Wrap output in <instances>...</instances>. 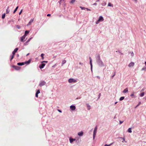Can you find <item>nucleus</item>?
<instances>
[{
  "label": "nucleus",
  "instance_id": "obj_51",
  "mask_svg": "<svg viewBox=\"0 0 146 146\" xmlns=\"http://www.w3.org/2000/svg\"><path fill=\"white\" fill-rule=\"evenodd\" d=\"M50 14H48L47 15V16L48 17V16H50Z\"/></svg>",
  "mask_w": 146,
  "mask_h": 146
},
{
  "label": "nucleus",
  "instance_id": "obj_60",
  "mask_svg": "<svg viewBox=\"0 0 146 146\" xmlns=\"http://www.w3.org/2000/svg\"><path fill=\"white\" fill-rule=\"evenodd\" d=\"M29 54V53H28L27 55V56Z\"/></svg>",
  "mask_w": 146,
  "mask_h": 146
},
{
  "label": "nucleus",
  "instance_id": "obj_25",
  "mask_svg": "<svg viewBox=\"0 0 146 146\" xmlns=\"http://www.w3.org/2000/svg\"><path fill=\"white\" fill-rule=\"evenodd\" d=\"M144 94H145V93L144 92H142L140 94L139 96L141 97H143L144 96Z\"/></svg>",
  "mask_w": 146,
  "mask_h": 146
},
{
  "label": "nucleus",
  "instance_id": "obj_64",
  "mask_svg": "<svg viewBox=\"0 0 146 146\" xmlns=\"http://www.w3.org/2000/svg\"><path fill=\"white\" fill-rule=\"evenodd\" d=\"M64 0H61V1H64Z\"/></svg>",
  "mask_w": 146,
  "mask_h": 146
},
{
  "label": "nucleus",
  "instance_id": "obj_23",
  "mask_svg": "<svg viewBox=\"0 0 146 146\" xmlns=\"http://www.w3.org/2000/svg\"><path fill=\"white\" fill-rule=\"evenodd\" d=\"M9 9V7H8L7 9L6 10V12L7 14L9 13L10 12V10Z\"/></svg>",
  "mask_w": 146,
  "mask_h": 146
},
{
  "label": "nucleus",
  "instance_id": "obj_37",
  "mask_svg": "<svg viewBox=\"0 0 146 146\" xmlns=\"http://www.w3.org/2000/svg\"><path fill=\"white\" fill-rule=\"evenodd\" d=\"M80 8L82 10H84L86 9V8L84 7H82L81 6L80 7Z\"/></svg>",
  "mask_w": 146,
  "mask_h": 146
},
{
  "label": "nucleus",
  "instance_id": "obj_28",
  "mask_svg": "<svg viewBox=\"0 0 146 146\" xmlns=\"http://www.w3.org/2000/svg\"><path fill=\"white\" fill-rule=\"evenodd\" d=\"M124 98V97L122 96L120 98L119 100L120 101H122L123 100Z\"/></svg>",
  "mask_w": 146,
  "mask_h": 146
},
{
  "label": "nucleus",
  "instance_id": "obj_4",
  "mask_svg": "<svg viewBox=\"0 0 146 146\" xmlns=\"http://www.w3.org/2000/svg\"><path fill=\"white\" fill-rule=\"evenodd\" d=\"M46 82L44 81H40L39 83V86L40 87H41L44 85L46 84Z\"/></svg>",
  "mask_w": 146,
  "mask_h": 146
},
{
  "label": "nucleus",
  "instance_id": "obj_30",
  "mask_svg": "<svg viewBox=\"0 0 146 146\" xmlns=\"http://www.w3.org/2000/svg\"><path fill=\"white\" fill-rule=\"evenodd\" d=\"M66 62V61L65 60H62V65H63V64H65Z\"/></svg>",
  "mask_w": 146,
  "mask_h": 146
},
{
  "label": "nucleus",
  "instance_id": "obj_27",
  "mask_svg": "<svg viewBox=\"0 0 146 146\" xmlns=\"http://www.w3.org/2000/svg\"><path fill=\"white\" fill-rule=\"evenodd\" d=\"M106 3L105 1H103L102 3V6H104L106 5Z\"/></svg>",
  "mask_w": 146,
  "mask_h": 146
},
{
  "label": "nucleus",
  "instance_id": "obj_58",
  "mask_svg": "<svg viewBox=\"0 0 146 146\" xmlns=\"http://www.w3.org/2000/svg\"><path fill=\"white\" fill-rule=\"evenodd\" d=\"M120 54H121V55H123V53H121V52H120Z\"/></svg>",
  "mask_w": 146,
  "mask_h": 146
},
{
  "label": "nucleus",
  "instance_id": "obj_3",
  "mask_svg": "<svg viewBox=\"0 0 146 146\" xmlns=\"http://www.w3.org/2000/svg\"><path fill=\"white\" fill-rule=\"evenodd\" d=\"M97 126H96L94 130L93 131V139H95V138L96 137V133L97 132Z\"/></svg>",
  "mask_w": 146,
  "mask_h": 146
},
{
  "label": "nucleus",
  "instance_id": "obj_11",
  "mask_svg": "<svg viewBox=\"0 0 146 146\" xmlns=\"http://www.w3.org/2000/svg\"><path fill=\"white\" fill-rule=\"evenodd\" d=\"M45 64L42 63L39 65V67L40 69H42L44 68V66H45Z\"/></svg>",
  "mask_w": 146,
  "mask_h": 146
},
{
  "label": "nucleus",
  "instance_id": "obj_32",
  "mask_svg": "<svg viewBox=\"0 0 146 146\" xmlns=\"http://www.w3.org/2000/svg\"><path fill=\"white\" fill-rule=\"evenodd\" d=\"M113 143H114L113 142L111 143L109 145L105 144L104 145V146H110L111 145H112V144H113Z\"/></svg>",
  "mask_w": 146,
  "mask_h": 146
},
{
  "label": "nucleus",
  "instance_id": "obj_34",
  "mask_svg": "<svg viewBox=\"0 0 146 146\" xmlns=\"http://www.w3.org/2000/svg\"><path fill=\"white\" fill-rule=\"evenodd\" d=\"M130 96L132 98H135V96L133 94H132L130 95Z\"/></svg>",
  "mask_w": 146,
  "mask_h": 146
},
{
  "label": "nucleus",
  "instance_id": "obj_18",
  "mask_svg": "<svg viewBox=\"0 0 146 146\" xmlns=\"http://www.w3.org/2000/svg\"><path fill=\"white\" fill-rule=\"evenodd\" d=\"M86 105L88 110H90L91 109L90 106L88 104H86Z\"/></svg>",
  "mask_w": 146,
  "mask_h": 146
},
{
  "label": "nucleus",
  "instance_id": "obj_2",
  "mask_svg": "<svg viewBox=\"0 0 146 146\" xmlns=\"http://www.w3.org/2000/svg\"><path fill=\"white\" fill-rule=\"evenodd\" d=\"M68 82L69 83H75L77 82V79H75L73 78H70L68 79Z\"/></svg>",
  "mask_w": 146,
  "mask_h": 146
},
{
  "label": "nucleus",
  "instance_id": "obj_36",
  "mask_svg": "<svg viewBox=\"0 0 146 146\" xmlns=\"http://www.w3.org/2000/svg\"><path fill=\"white\" fill-rule=\"evenodd\" d=\"M119 138H121V139H122L123 140V141H122V142H123L124 141H125V138H123V137H119Z\"/></svg>",
  "mask_w": 146,
  "mask_h": 146
},
{
  "label": "nucleus",
  "instance_id": "obj_63",
  "mask_svg": "<svg viewBox=\"0 0 146 146\" xmlns=\"http://www.w3.org/2000/svg\"><path fill=\"white\" fill-rule=\"evenodd\" d=\"M145 64H146V62H145Z\"/></svg>",
  "mask_w": 146,
  "mask_h": 146
},
{
  "label": "nucleus",
  "instance_id": "obj_54",
  "mask_svg": "<svg viewBox=\"0 0 146 146\" xmlns=\"http://www.w3.org/2000/svg\"><path fill=\"white\" fill-rule=\"evenodd\" d=\"M47 62H47V61H43V62H46V63H47Z\"/></svg>",
  "mask_w": 146,
  "mask_h": 146
},
{
  "label": "nucleus",
  "instance_id": "obj_1",
  "mask_svg": "<svg viewBox=\"0 0 146 146\" xmlns=\"http://www.w3.org/2000/svg\"><path fill=\"white\" fill-rule=\"evenodd\" d=\"M96 62L98 66L100 67H102L104 66V63L100 59V55L98 54H97L96 55Z\"/></svg>",
  "mask_w": 146,
  "mask_h": 146
},
{
  "label": "nucleus",
  "instance_id": "obj_8",
  "mask_svg": "<svg viewBox=\"0 0 146 146\" xmlns=\"http://www.w3.org/2000/svg\"><path fill=\"white\" fill-rule=\"evenodd\" d=\"M76 140L75 139H73L71 137H70L69 138L70 143H72L74 141H76Z\"/></svg>",
  "mask_w": 146,
  "mask_h": 146
},
{
  "label": "nucleus",
  "instance_id": "obj_7",
  "mask_svg": "<svg viewBox=\"0 0 146 146\" xmlns=\"http://www.w3.org/2000/svg\"><path fill=\"white\" fill-rule=\"evenodd\" d=\"M70 109L72 110H74L76 109V107L74 105H71L70 106Z\"/></svg>",
  "mask_w": 146,
  "mask_h": 146
},
{
  "label": "nucleus",
  "instance_id": "obj_21",
  "mask_svg": "<svg viewBox=\"0 0 146 146\" xmlns=\"http://www.w3.org/2000/svg\"><path fill=\"white\" fill-rule=\"evenodd\" d=\"M134 65V63L133 62H131L128 65V66L129 67H131V66H133Z\"/></svg>",
  "mask_w": 146,
  "mask_h": 146
},
{
  "label": "nucleus",
  "instance_id": "obj_17",
  "mask_svg": "<svg viewBox=\"0 0 146 146\" xmlns=\"http://www.w3.org/2000/svg\"><path fill=\"white\" fill-rule=\"evenodd\" d=\"M128 92V89L127 88H126L123 91V93H125Z\"/></svg>",
  "mask_w": 146,
  "mask_h": 146
},
{
  "label": "nucleus",
  "instance_id": "obj_29",
  "mask_svg": "<svg viewBox=\"0 0 146 146\" xmlns=\"http://www.w3.org/2000/svg\"><path fill=\"white\" fill-rule=\"evenodd\" d=\"M108 6L111 7H113V5L111 4V3H108Z\"/></svg>",
  "mask_w": 146,
  "mask_h": 146
},
{
  "label": "nucleus",
  "instance_id": "obj_19",
  "mask_svg": "<svg viewBox=\"0 0 146 146\" xmlns=\"http://www.w3.org/2000/svg\"><path fill=\"white\" fill-rule=\"evenodd\" d=\"M30 32L29 31H26L25 32V34L24 35H25V36H26Z\"/></svg>",
  "mask_w": 146,
  "mask_h": 146
},
{
  "label": "nucleus",
  "instance_id": "obj_56",
  "mask_svg": "<svg viewBox=\"0 0 146 146\" xmlns=\"http://www.w3.org/2000/svg\"><path fill=\"white\" fill-rule=\"evenodd\" d=\"M80 97H78V98H76V99H80Z\"/></svg>",
  "mask_w": 146,
  "mask_h": 146
},
{
  "label": "nucleus",
  "instance_id": "obj_5",
  "mask_svg": "<svg viewBox=\"0 0 146 146\" xmlns=\"http://www.w3.org/2000/svg\"><path fill=\"white\" fill-rule=\"evenodd\" d=\"M89 59H90V65L91 66V71H92V59L90 57H89Z\"/></svg>",
  "mask_w": 146,
  "mask_h": 146
},
{
  "label": "nucleus",
  "instance_id": "obj_59",
  "mask_svg": "<svg viewBox=\"0 0 146 146\" xmlns=\"http://www.w3.org/2000/svg\"><path fill=\"white\" fill-rule=\"evenodd\" d=\"M117 103V102H115V104H116Z\"/></svg>",
  "mask_w": 146,
  "mask_h": 146
},
{
  "label": "nucleus",
  "instance_id": "obj_49",
  "mask_svg": "<svg viewBox=\"0 0 146 146\" xmlns=\"http://www.w3.org/2000/svg\"><path fill=\"white\" fill-rule=\"evenodd\" d=\"M145 69V67H143V68L142 69V70H144Z\"/></svg>",
  "mask_w": 146,
  "mask_h": 146
},
{
  "label": "nucleus",
  "instance_id": "obj_35",
  "mask_svg": "<svg viewBox=\"0 0 146 146\" xmlns=\"http://www.w3.org/2000/svg\"><path fill=\"white\" fill-rule=\"evenodd\" d=\"M75 0H72L70 2V3L73 4L75 2Z\"/></svg>",
  "mask_w": 146,
  "mask_h": 146
},
{
  "label": "nucleus",
  "instance_id": "obj_9",
  "mask_svg": "<svg viewBox=\"0 0 146 146\" xmlns=\"http://www.w3.org/2000/svg\"><path fill=\"white\" fill-rule=\"evenodd\" d=\"M26 37V36H25V35H24L22 36L21 37V42H24L25 40H24L25 38Z\"/></svg>",
  "mask_w": 146,
  "mask_h": 146
},
{
  "label": "nucleus",
  "instance_id": "obj_24",
  "mask_svg": "<svg viewBox=\"0 0 146 146\" xmlns=\"http://www.w3.org/2000/svg\"><path fill=\"white\" fill-rule=\"evenodd\" d=\"M127 131L129 133H131L132 132L131 128H129L127 130Z\"/></svg>",
  "mask_w": 146,
  "mask_h": 146
},
{
  "label": "nucleus",
  "instance_id": "obj_6",
  "mask_svg": "<svg viewBox=\"0 0 146 146\" xmlns=\"http://www.w3.org/2000/svg\"><path fill=\"white\" fill-rule=\"evenodd\" d=\"M12 67L17 70H18L20 69V67L15 65H13L12 66Z\"/></svg>",
  "mask_w": 146,
  "mask_h": 146
},
{
  "label": "nucleus",
  "instance_id": "obj_47",
  "mask_svg": "<svg viewBox=\"0 0 146 146\" xmlns=\"http://www.w3.org/2000/svg\"><path fill=\"white\" fill-rule=\"evenodd\" d=\"M58 111L59 112H60V113H62V111H61V110H60L58 109Z\"/></svg>",
  "mask_w": 146,
  "mask_h": 146
},
{
  "label": "nucleus",
  "instance_id": "obj_13",
  "mask_svg": "<svg viewBox=\"0 0 146 146\" xmlns=\"http://www.w3.org/2000/svg\"><path fill=\"white\" fill-rule=\"evenodd\" d=\"M98 20L100 21H103L104 20V19L102 16H100Z\"/></svg>",
  "mask_w": 146,
  "mask_h": 146
},
{
  "label": "nucleus",
  "instance_id": "obj_15",
  "mask_svg": "<svg viewBox=\"0 0 146 146\" xmlns=\"http://www.w3.org/2000/svg\"><path fill=\"white\" fill-rule=\"evenodd\" d=\"M40 93V91L39 90H37V91H36V94H35V96L36 97H38V94H39Z\"/></svg>",
  "mask_w": 146,
  "mask_h": 146
},
{
  "label": "nucleus",
  "instance_id": "obj_62",
  "mask_svg": "<svg viewBox=\"0 0 146 146\" xmlns=\"http://www.w3.org/2000/svg\"><path fill=\"white\" fill-rule=\"evenodd\" d=\"M17 56H19V54H18L17 55Z\"/></svg>",
  "mask_w": 146,
  "mask_h": 146
},
{
  "label": "nucleus",
  "instance_id": "obj_57",
  "mask_svg": "<svg viewBox=\"0 0 146 146\" xmlns=\"http://www.w3.org/2000/svg\"><path fill=\"white\" fill-rule=\"evenodd\" d=\"M100 1V0H97L96 1V2H98Z\"/></svg>",
  "mask_w": 146,
  "mask_h": 146
},
{
  "label": "nucleus",
  "instance_id": "obj_55",
  "mask_svg": "<svg viewBox=\"0 0 146 146\" xmlns=\"http://www.w3.org/2000/svg\"><path fill=\"white\" fill-rule=\"evenodd\" d=\"M100 95H101V94H100H100H99V98H100Z\"/></svg>",
  "mask_w": 146,
  "mask_h": 146
},
{
  "label": "nucleus",
  "instance_id": "obj_61",
  "mask_svg": "<svg viewBox=\"0 0 146 146\" xmlns=\"http://www.w3.org/2000/svg\"><path fill=\"white\" fill-rule=\"evenodd\" d=\"M116 118V117H115V116L114 117V119H115Z\"/></svg>",
  "mask_w": 146,
  "mask_h": 146
},
{
  "label": "nucleus",
  "instance_id": "obj_44",
  "mask_svg": "<svg viewBox=\"0 0 146 146\" xmlns=\"http://www.w3.org/2000/svg\"><path fill=\"white\" fill-rule=\"evenodd\" d=\"M141 104V102H139L138 104L137 105V106H138Z\"/></svg>",
  "mask_w": 146,
  "mask_h": 146
},
{
  "label": "nucleus",
  "instance_id": "obj_39",
  "mask_svg": "<svg viewBox=\"0 0 146 146\" xmlns=\"http://www.w3.org/2000/svg\"><path fill=\"white\" fill-rule=\"evenodd\" d=\"M100 22V21H99V20L98 19L96 22V24H98L99 22Z\"/></svg>",
  "mask_w": 146,
  "mask_h": 146
},
{
  "label": "nucleus",
  "instance_id": "obj_53",
  "mask_svg": "<svg viewBox=\"0 0 146 146\" xmlns=\"http://www.w3.org/2000/svg\"><path fill=\"white\" fill-rule=\"evenodd\" d=\"M62 1H61V0H60V1H59V3H61Z\"/></svg>",
  "mask_w": 146,
  "mask_h": 146
},
{
  "label": "nucleus",
  "instance_id": "obj_14",
  "mask_svg": "<svg viewBox=\"0 0 146 146\" xmlns=\"http://www.w3.org/2000/svg\"><path fill=\"white\" fill-rule=\"evenodd\" d=\"M32 37H31V38H30L26 42H25V43H24V45H27L28 44V42H29L30 41V40L32 39Z\"/></svg>",
  "mask_w": 146,
  "mask_h": 146
},
{
  "label": "nucleus",
  "instance_id": "obj_16",
  "mask_svg": "<svg viewBox=\"0 0 146 146\" xmlns=\"http://www.w3.org/2000/svg\"><path fill=\"white\" fill-rule=\"evenodd\" d=\"M33 19H31L30 21H29L28 23V24L27 25H31L33 21Z\"/></svg>",
  "mask_w": 146,
  "mask_h": 146
},
{
  "label": "nucleus",
  "instance_id": "obj_26",
  "mask_svg": "<svg viewBox=\"0 0 146 146\" xmlns=\"http://www.w3.org/2000/svg\"><path fill=\"white\" fill-rule=\"evenodd\" d=\"M18 7H19L18 6H17L16 8L13 11V13H15V12L17 11V10Z\"/></svg>",
  "mask_w": 146,
  "mask_h": 146
},
{
  "label": "nucleus",
  "instance_id": "obj_20",
  "mask_svg": "<svg viewBox=\"0 0 146 146\" xmlns=\"http://www.w3.org/2000/svg\"><path fill=\"white\" fill-rule=\"evenodd\" d=\"M31 59H29L28 61H26L24 63L25 64H29L31 62Z\"/></svg>",
  "mask_w": 146,
  "mask_h": 146
},
{
  "label": "nucleus",
  "instance_id": "obj_40",
  "mask_svg": "<svg viewBox=\"0 0 146 146\" xmlns=\"http://www.w3.org/2000/svg\"><path fill=\"white\" fill-rule=\"evenodd\" d=\"M44 55V54H42L41 55V56L42 57V59L44 58L43 56Z\"/></svg>",
  "mask_w": 146,
  "mask_h": 146
},
{
  "label": "nucleus",
  "instance_id": "obj_45",
  "mask_svg": "<svg viewBox=\"0 0 146 146\" xmlns=\"http://www.w3.org/2000/svg\"><path fill=\"white\" fill-rule=\"evenodd\" d=\"M131 56H133L134 55V54H133V52H131Z\"/></svg>",
  "mask_w": 146,
  "mask_h": 146
},
{
  "label": "nucleus",
  "instance_id": "obj_50",
  "mask_svg": "<svg viewBox=\"0 0 146 146\" xmlns=\"http://www.w3.org/2000/svg\"><path fill=\"white\" fill-rule=\"evenodd\" d=\"M96 77L99 79H100V77L98 76H96Z\"/></svg>",
  "mask_w": 146,
  "mask_h": 146
},
{
  "label": "nucleus",
  "instance_id": "obj_10",
  "mask_svg": "<svg viewBox=\"0 0 146 146\" xmlns=\"http://www.w3.org/2000/svg\"><path fill=\"white\" fill-rule=\"evenodd\" d=\"M18 50V48H15L12 52L13 54V55H15V53Z\"/></svg>",
  "mask_w": 146,
  "mask_h": 146
},
{
  "label": "nucleus",
  "instance_id": "obj_31",
  "mask_svg": "<svg viewBox=\"0 0 146 146\" xmlns=\"http://www.w3.org/2000/svg\"><path fill=\"white\" fill-rule=\"evenodd\" d=\"M14 55H13V54L12 55L10 56V58H11L10 59V61H11L12 60L13 58V57H14Z\"/></svg>",
  "mask_w": 146,
  "mask_h": 146
},
{
  "label": "nucleus",
  "instance_id": "obj_41",
  "mask_svg": "<svg viewBox=\"0 0 146 146\" xmlns=\"http://www.w3.org/2000/svg\"><path fill=\"white\" fill-rule=\"evenodd\" d=\"M115 72L113 76H112L111 77L112 78H113L114 76L115 75Z\"/></svg>",
  "mask_w": 146,
  "mask_h": 146
},
{
  "label": "nucleus",
  "instance_id": "obj_12",
  "mask_svg": "<svg viewBox=\"0 0 146 146\" xmlns=\"http://www.w3.org/2000/svg\"><path fill=\"white\" fill-rule=\"evenodd\" d=\"M78 135L80 136H82L83 135V133L82 131H81L78 133Z\"/></svg>",
  "mask_w": 146,
  "mask_h": 146
},
{
  "label": "nucleus",
  "instance_id": "obj_22",
  "mask_svg": "<svg viewBox=\"0 0 146 146\" xmlns=\"http://www.w3.org/2000/svg\"><path fill=\"white\" fill-rule=\"evenodd\" d=\"M24 62H19L17 63V64L19 66H22L24 64Z\"/></svg>",
  "mask_w": 146,
  "mask_h": 146
},
{
  "label": "nucleus",
  "instance_id": "obj_42",
  "mask_svg": "<svg viewBox=\"0 0 146 146\" xmlns=\"http://www.w3.org/2000/svg\"><path fill=\"white\" fill-rule=\"evenodd\" d=\"M119 124L120 125V124H121L123 122V121H119Z\"/></svg>",
  "mask_w": 146,
  "mask_h": 146
},
{
  "label": "nucleus",
  "instance_id": "obj_46",
  "mask_svg": "<svg viewBox=\"0 0 146 146\" xmlns=\"http://www.w3.org/2000/svg\"><path fill=\"white\" fill-rule=\"evenodd\" d=\"M79 64L80 65H81L82 66L83 65V63H81V62H80L79 63Z\"/></svg>",
  "mask_w": 146,
  "mask_h": 146
},
{
  "label": "nucleus",
  "instance_id": "obj_52",
  "mask_svg": "<svg viewBox=\"0 0 146 146\" xmlns=\"http://www.w3.org/2000/svg\"><path fill=\"white\" fill-rule=\"evenodd\" d=\"M93 5H97V3H95L93 4Z\"/></svg>",
  "mask_w": 146,
  "mask_h": 146
},
{
  "label": "nucleus",
  "instance_id": "obj_38",
  "mask_svg": "<svg viewBox=\"0 0 146 146\" xmlns=\"http://www.w3.org/2000/svg\"><path fill=\"white\" fill-rule=\"evenodd\" d=\"M16 27L18 29H20L21 28V27L19 25H17L16 26Z\"/></svg>",
  "mask_w": 146,
  "mask_h": 146
},
{
  "label": "nucleus",
  "instance_id": "obj_33",
  "mask_svg": "<svg viewBox=\"0 0 146 146\" xmlns=\"http://www.w3.org/2000/svg\"><path fill=\"white\" fill-rule=\"evenodd\" d=\"M5 13L4 14L2 15V19H4L5 17Z\"/></svg>",
  "mask_w": 146,
  "mask_h": 146
},
{
  "label": "nucleus",
  "instance_id": "obj_48",
  "mask_svg": "<svg viewBox=\"0 0 146 146\" xmlns=\"http://www.w3.org/2000/svg\"><path fill=\"white\" fill-rule=\"evenodd\" d=\"M86 9L87 11H90V10H91L90 9H88V8H86Z\"/></svg>",
  "mask_w": 146,
  "mask_h": 146
},
{
  "label": "nucleus",
  "instance_id": "obj_43",
  "mask_svg": "<svg viewBox=\"0 0 146 146\" xmlns=\"http://www.w3.org/2000/svg\"><path fill=\"white\" fill-rule=\"evenodd\" d=\"M22 11H23V9H22L21 11H20L19 12V15H20L21 13H22Z\"/></svg>",
  "mask_w": 146,
  "mask_h": 146
}]
</instances>
